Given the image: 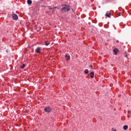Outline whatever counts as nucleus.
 I'll use <instances>...</instances> for the list:
<instances>
[{
    "instance_id": "obj_3",
    "label": "nucleus",
    "mask_w": 131,
    "mask_h": 131,
    "mask_svg": "<svg viewBox=\"0 0 131 131\" xmlns=\"http://www.w3.org/2000/svg\"><path fill=\"white\" fill-rule=\"evenodd\" d=\"M12 18L13 20H18V15L16 14H13Z\"/></svg>"
},
{
    "instance_id": "obj_11",
    "label": "nucleus",
    "mask_w": 131,
    "mask_h": 131,
    "mask_svg": "<svg viewBox=\"0 0 131 131\" xmlns=\"http://www.w3.org/2000/svg\"><path fill=\"white\" fill-rule=\"evenodd\" d=\"M105 16L108 18H110V16H111V13H110L109 14L106 13Z\"/></svg>"
},
{
    "instance_id": "obj_13",
    "label": "nucleus",
    "mask_w": 131,
    "mask_h": 131,
    "mask_svg": "<svg viewBox=\"0 0 131 131\" xmlns=\"http://www.w3.org/2000/svg\"><path fill=\"white\" fill-rule=\"evenodd\" d=\"M45 46H49V41H45Z\"/></svg>"
},
{
    "instance_id": "obj_9",
    "label": "nucleus",
    "mask_w": 131,
    "mask_h": 131,
    "mask_svg": "<svg viewBox=\"0 0 131 131\" xmlns=\"http://www.w3.org/2000/svg\"><path fill=\"white\" fill-rule=\"evenodd\" d=\"M27 4L28 5H31V4H32V1L31 0H28Z\"/></svg>"
},
{
    "instance_id": "obj_6",
    "label": "nucleus",
    "mask_w": 131,
    "mask_h": 131,
    "mask_svg": "<svg viewBox=\"0 0 131 131\" xmlns=\"http://www.w3.org/2000/svg\"><path fill=\"white\" fill-rule=\"evenodd\" d=\"M65 57L67 61H69V60H70V56H68L67 54L66 55Z\"/></svg>"
},
{
    "instance_id": "obj_18",
    "label": "nucleus",
    "mask_w": 131,
    "mask_h": 131,
    "mask_svg": "<svg viewBox=\"0 0 131 131\" xmlns=\"http://www.w3.org/2000/svg\"><path fill=\"white\" fill-rule=\"evenodd\" d=\"M125 57H126V58H127V54L125 55Z\"/></svg>"
},
{
    "instance_id": "obj_19",
    "label": "nucleus",
    "mask_w": 131,
    "mask_h": 131,
    "mask_svg": "<svg viewBox=\"0 0 131 131\" xmlns=\"http://www.w3.org/2000/svg\"><path fill=\"white\" fill-rule=\"evenodd\" d=\"M6 53H8V50H6Z\"/></svg>"
},
{
    "instance_id": "obj_4",
    "label": "nucleus",
    "mask_w": 131,
    "mask_h": 131,
    "mask_svg": "<svg viewBox=\"0 0 131 131\" xmlns=\"http://www.w3.org/2000/svg\"><path fill=\"white\" fill-rule=\"evenodd\" d=\"M41 50V49H40V48L37 47L35 50V52H36V53H37V54H40Z\"/></svg>"
},
{
    "instance_id": "obj_16",
    "label": "nucleus",
    "mask_w": 131,
    "mask_h": 131,
    "mask_svg": "<svg viewBox=\"0 0 131 131\" xmlns=\"http://www.w3.org/2000/svg\"><path fill=\"white\" fill-rule=\"evenodd\" d=\"M127 113H128V114H129V113H130V112L129 111H127Z\"/></svg>"
},
{
    "instance_id": "obj_5",
    "label": "nucleus",
    "mask_w": 131,
    "mask_h": 131,
    "mask_svg": "<svg viewBox=\"0 0 131 131\" xmlns=\"http://www.w3.org/2000/svg\"><path fill=\"white\" fill-rule=\"evenodd\" d=\"M113 52L115 54V55H117V53H118L119 52V51L118 50V49H115L113 50Z\"/></svg>"
},
{
    "instance_id": "obj_14",
    "label": "nucleus",
    "mask_w": 131,
    "mask_h": 131,
    "mask_svg": "<svg viewBox=\"0 0 131 131\" xmlns=\"http://www.w3.org/2000/svg\"><path fill=\"white\" fill-rule=\"evenodd\" d=\"M25 67V64H23V65L20 67L21 69H23Z\"/></svg>"
},
{
    "instance_id": "obj_7",
    "label": "nucleus",
    "mask_w": 131,
    "mask_h": 131,
    "mask_svg": "<svg viewBox=\"0 0 131 131\" xmlns=\"http://www.w3.org/2000/svg\"><path fill=\"white\" fill-rule=\"evenodd\" d=\"M94 75H95V74H94V72L90 73V77L91 78H94Z\"/></svg>"
},
{
    "instance_id": "obj_17",
    "label": "nucleus",
    "mask_w": 131,
    "mask_h": 131,
    "mask_svg": "<svg viewBox=\"0 0 131 131\" xmlns=\"http://www.w3.org/2000/svg\"><path fill=\"white\" fill-rule=\"evenodd\" d=\"M90 67H91V68H93V66H92V65H91V66H90Z\"/></svg>"
},
{
    "instance_id": "obj_12",
    "label": "nucleus",
    "mask_w": 131,
    "mask_h": 131,
    "mask_svg": "<svg viewBox=\"0 0 131 131\" xmlns=\"http://www.w3.org/2000/svg\"><path fill=\"white\" fill-rule=\"evenodd\" d=\"M84 73H85V74H89V70L85 69L84 71Z\"/></svg>"
},
{
    "instance_id": "obj_15",
    "label": "nucleus",
    "mask_w": 131,
    "mask_h": 131,
    "mask_svg": "<svg viewBox=\"0 0 131 131\" xmlns=\"http://www.w3.org/2000/svg\"><path fill=\"white\" fill-rule=\"evenodd\" d=\"M118 16H121V13L119 12V14H118Z\"/></svg>"
},
{
    "instance_id": "obj_10",
    "label": "nucleus",
    "mask_w": 131,
    "mask_h": 131,
    "mask_svg": "<svg viewBox=\"0 0 131 131\" xmlns=\"http://www.w3.org/2000/svg\"><path fill=\"white\" fill-rule=\"evenodd\" d=\"M56 8L57 7H48V10H53V9H56Z\"/></svg>"
},
{
    "instance_id": "obj_20",
    "label": "nucleus",
    "mask_w": 131,
    "mask_h": 131,
    "mask_svg": "<svg viewBox=\"0 0 131 131\" xmlns=\"http://www.w3.org/2000/svg\"><path fill=\"white\" fill-rule=\"evenodd\" d=\"M114 131H116V129H115Z\"/></svg>"
},
{
    "instance_id": "obj_1",
    "label": "nucleus",
    "mask_w": 131,
    "mask_h": 131,
    "mask_svg": "<svg viewBox=\"0 0 131 131\" xmlns=\"http://www.w3.org/2000/svg\"><path fill=\"white\" fill-rule=\"evenodd\" d=\"M62 8L60 9L61 11L63 12L64 13H66L67 12H69L70 11V9H71V7L70 6L68 5H63Z\"/></svg>"
},
{
    "instance_id": "obj_2",
    "label": "nucleus",
    "mask_w": 131,
    "mask_h": 131,
    "mask_svg": "<svg viewBox=\"0 0 131 131\" xmlns=\"http://www.w3.org/2000/svg\"><path fill=\"white\" fill-rule=\"evenodd\" d=\"M44 111L45 112H48V113L51 112V111H52V108L50 107H47L44 109Z\"/></svg>"
},
{
    "instance_id": "obj_8",
    "label": "nucleus",
    "mask_w": 131,
    "mask_h": 131,
    "mask_svg": "<svg viewBox=\"0 0 131 131\" xmlns=\"http://www.w3.org/2000/svg\"><path fill=\"white\" fill-rule=\"evenodd\" d=\"M123 128L124 130H126V129H127V128H128V126L125 125L123 126Z\"/></svg>"
}]
</instances>
